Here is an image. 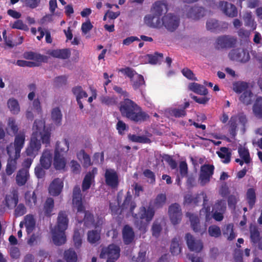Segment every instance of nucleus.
I'll return each instance as SVG.
<instances>
[{"label": "nucleus", "mask_w": 262, "mask_h": 262, "mask_svg": "<svg viewBox=\"0 0 262 262\" xmlns=\"http://www.w3.org/2000/svg\"><path fill=\"white\" fill-rule=\"evenodd\" d=\"M66 160L63 154L55 153L54 166L56 170H64L66 165Z\"/></svg>", "instance_id": "30"}, {"label": "nucleus", "mask_w": 262, "mask_h": 262, "mask_svg": "<svg viewBox=\"0 0 262 262\" xmlns=\"http://www.w3.org/2000/svg\"><path fill=\"white\" fill-rule=\"evenodd\" d=\"M155 214V210L154 207L149 204L147 207L141 206L139 208L138 213L137 214H133V216L136 220L140 219L141 220H145V222L142 223L141 222L140 225H137L140 230H145L148 224L151 221Z\"/></svg>", "instance_id": "5"}, {"label": "nucleus", "mask_w": 262, "mask_h": 262, "mask_svg": "<svg viewBox=\"0 0 262 262\" xmlns=\"http://www.w3.org/2000/svg\"><path fill=\"white\" fill-rule=\"evenodd\" d=\"M97 173V168L93 167L85 175L82 182V190L84 192L89 189L93 182L95 181V175Z\"/></svg>", "instance_id": "18"}, {"label": "nucleus", "mask_w": 262, "mask_h": 262, "mask_svg": "<svg viewBox=\"0 0 262 262\" xmlns=\"http://www.w3.org/2000/svg\"><path fill=\"white\" fill-rule=\"evenodd\" d=\"M217 154L221 159H223V163L227 164L230 162L231 152L228 148L221 147L220 151L217 152Z\"/></svg>", "instance_id": "38"}, {"label": "nucleus", "mask_w": 262, "mask_h": 262, "mask_svg": "<svg viewBox=\"0 0 262 262\" xmlns=\"http://www.w3.org/2000/svg\"><path fill=\"white\" fill-rule=\"evenodd\" d=\"M190 221L191 223V226L193 230L195 232H198L200 231V220L198 217L193 214H191L189 216Z\"/></svg>", "instance_id": "54"}, {"label": "nucleus", "mask_w": 262, "mask_h": 262, "mask_svg": "<svg viewBox=\"0 0 262 262\" xmlns=\"http://www.w3.org/2000/svg\"><path fill=\"white\" fill-rule=\"evenodd\" d=\"M72 205L74 209H76L78 212H82L85 207L82 202V194L81 189L78 185L74 187L72 193Z\"/></svg>", "instance_id": "10"}, {"label": "nucleus", "mask_w": 262, "mask_h": 262, "mask_svg": "<svg viewBox=\"0 0 262 262\" xmlns=\"http://www.w3.org/2000/svg\"><path fill=\"white\" fill-rule=\"evenodd\" d=\"M252 92L250 90H247L243 93L240 96L239 100L242 103L247 105L252 103Z\"/></svg>", "instance_id": "51"}, {"label": "nucleus", "mask_w": 262, "mask_h": 262, "mask_svg": "<svg viewBox=\"0 0 262 262\" xmlns=\"http://www.w3.org/2000/svg\"><path fill=\"white\" fill-rule=\"evenodd\" d=\"M168 213L170 221L174 225L179 224L182 220V213L180 205L178 203L172 204L168 208Z\"/></svg>", "instance_id": "12"}, {"label": "nucleus", "mask_w": 262, "mask_h": 262, "mask_svg": "<svg viewBox=\"0 0 262 262\" xmlns=\"http://www.w3.org/2000/svg\"><path fill=\"white\" fill-rule=\"evenodd\" d=\"M236 39L229 35H223L219 37L216 43L221 48H231L236 43Z\"/></svg>", "instance_id": "20"}, {"label": "nucleus", "mask_w": 262, "mask_h": 262, "mask_svg": "<svg viewBox=\"0 0 262 262\" xmlns=\"http://www.w3.org/2000/svg\"><path fill=\"white\" fill-rule=\"evenodd\" d=\"M123 193L121 191L118 193L117 199L118 205H116L112 203H110V209L111 211L112 215H119L124 212L123 210L121 209V195Z\"/></svg>", "instance_id": "29"}, {"label": "nucleus", "mask_w": 262, "mask_h": 262, "mask_svg": "<svg viewBox=\"0 0 262 262\" xmlns=\"http://www.w3.org/2000/svg\"><path fill=\"white\" fill-rule=\"evenodd\" d=\"M119 71L130 78L132 86L135 90H140L143 86H145V81L143 76L137 73L133 69L126 67L119 69Z\"/></svg>", "instance_id": "7"}, {"label": "nucleus", "mask_w": 262, "mask_h": 262, "mask_svg": "<svg viewBox=\"0 0 262 262\" xmlns=\"http://www.w3.org/2000/svg\"><path fill=\"white\" fill-rule=\"evenodd\" d=\"M25 139L26 136L24 132L20 131L18 134L15 135L13 146L10 144L7 147V152L9 156L19 158L20 151L25 144Z\"/></svg>", "instance_id": "6"}, {"label": "nucleus", "mask_w": 262, "mask_h": 262, "mask_svg": "<svg viewBox=\"0 0 262 262\" xmlns=\"http://www.w3.org/2000/svg\"><path fill=\"white\" fill-rule=\"evenodd\" d=\"M84 216L83 219L84 226L87 228L95 226L94 215L89 211H84Z\"/></svg>", "instance_id": "39"}, {"label": "nucleus", "mask_w": 262, "mask_h": 262, "mask_svg": "<svg viewBox=\"0 0 262 262\" xmlns=\"http://www.w3.org/2000/svg\"><path fill=\"white\" fill-rule=\"evenodd\" d=\"M219 7L226 15L229 17L233 18L237 15V8L233 4L225 1H220Z\"/></svg>", "instance_id": "15"}, {"label": "nucleus", "mask_w": 262, "mask_h": 262, "mask_svg": "<svg viewBox=\"0 0 262 262\" xmlns=\"http://www.w3.org/2000/svg\"><path fill=\"white\" fill-rule=\"evenodd\" d=\"M208 233L211 236L219 237L221 235V231L216 225H211L208 228Z\"/></svg>", "instance_id": "63"}, {"label": "nucleus", "mask_w": 262, "mask_h": 262, "mask_svg": "<svg viewBox=\"0 0 262 262\" xmlns=\"http://www.w3.org/2000/svg\"><path fill=\"white\" fill-rule=\"evenodd\" d=\"M63 257L66 262H77L78 260L77 254L73 248L66 250Z\"/></svg>", "instance_id": "37"}, {"label": "nucleus", "mask_w": 262, "mask_h": 262, "mask_svg": "<svg viewBox=\"0 0 262 262\" xmlns=\"http://www.w3.org/2000/svg\"><path fill=\"white\" fill-rule=\"evenodd\" d=\"M30 177L29 169L27 168H21L17 172L16 176V182L18 186H22L25 185Z\"/></svg>", "instance_id": "23"}, {"label": "nucleus", "mask_w": 262, "mask_h": 262, "mask_svg": "<svg viewBox=\"0 0 262 262\" xmlns=\"http://www.w3.org/2000/svg\"><path fill=\"white\" fill-rule=\"evenodd\" d=\"M205 10L202 7L194 6L189 9L187 16L193 19H198L204 15Z\"/></svg>", "instance_id": "25"}, {"label": "nucleus", "mask_w": 262, "mask_h": 262, "mask_svg": "<svg viewBox=\"0 0 262 262\" xmlns=\"http://www.w3.org/2000/svg\"><path fill=\"white\" fill-rule=\"evenodd\" d=\"M25 226L27 233L30 234L35 226V221L32 215H27L25 217Z\"/></svg>", "instance_id": "43"}, {"label": "nucleus", "mask_w": 262, "mask_h": 262, "mask_svg": "<svg viewBox=\"0 0 262 262\" xmlns=\"http://www.w3.org/2000/svg\"><path fill=\"white\" fill-rule=\"evenodd\" d=\"M237 117L232 116L229 121V133L232 138H235L237 135Z\"/></svg>", "instance_id": "42"}, {"label": "nucleus", "mask_w": 262, "mask_h": 262, "mask_svg": "<svg viewBox=\"0 0 262 262\" xmlns=\"http://www.w3.org/2000/svg\"><path fill=\"white\" fill-rule=\"evenodd\" d=\"M244 21L245 25L251 28L252 30H254L256 28V24L251 13H247L244 16Z\"/></svg>", "instance_id": "52"}, {"label": "nucleus", "mask_w": 262, "mask_h": 262, "mask_svg": "<svg viewBox=\"0 0 262 262\" xmlns=\"http://www.w3.org/2000/svg\"><path fill=\"white\" fill-rule=\"evenodd\" d=\"M9 158L7 161V164L6 167V173L8 176H11L17 169V160L18 158H16L15 157Z\"/></svg>", "instance_id": "32"}, {"label": "nucleus", "mask_w": 262, "mask_h": 262, "mask_svg": "<svg viewBox=\"0 0 262 262\" xmlns=\"http://www.w3.org/2000/svg\"><path fill=\"white\" fill-rule=\"evenodd\" d=\"M167 5L164 1H157L155 2L151 8L152 15H148V16L154 18V22H155L158 18H160V16L164 13L167 12Z\"/></svg>", "instance_id": "13"}, {"label": "nucleus", "mask_w": 262, "mask_h": 262, "mask_svg": "<svg viewBox=\"0 0 262 262\" xmlns=\"http://www.w3.org/2000/svg\"><path fill=\"white\" fill-rule=\"evenodd\" d=\"M238 153L239 157L243 159L246 164H249L251 161L250 153L248 148L240 146L238 148Z\"/></svg>", "instance_id": "44"}, {"label": "nucleus", "mask_w": 262, "mask_h": 262, "mask_svg": "<svg viewBox=\"0 0 262 262\" xmlns=\"http://www.w3.org/2000/svg\"><path fill=\"white\" fill-rule=\"evenodd\" d=\"M166 196L165 194L160 193L157 195L155 201L154 206L158 208H161L165 204Z\"/></svg>", "instance_id": "56"}, {"label": "nucleus", "mask_w": 262, "mask_h": 262, "mask_svg": "<svg viewBox=\"0 0 262 262\" xmlns=\"http://www.w3.org/2000/svg\"><path fill=\"white\" fill-rule=\"evenodd\" d=\"M62 117V115L59 107L53 108L51 112V119L55 124L58 126L61 124Z\"/></svg>", "instance_id": "40"}, {"label": "nucleus", "mask_w": 262, "mask_h": 262, "mask_svg": "<svg viewBox=\"0 0 262 262\" xmlns=\"http://www.w3.org/2000/svg\"><path fill=\"white\" fill-rule=\"evenodd\" d=\"M69 219L66 211H60L58 213L57 225L53 232V241L56 245L60 246L66 242L65 230L68 228Z\"/></svg>", "instance_id": "4"}, {"label": "nucleus", "mask_w": 262, "mask_h": 262, "mask_svg": "<svg viewBox=\"0 0 262 262\" xmlns=\"http://www.w3.org/2000/svg\"><path fill=\"white\" fill-rule=\"evenodd\" d=\"M54 208V199L50 197L47 198L43 206V211L44 215L47 217H51L52 215V212Z\"/></svg>", "instance_id": "31"}, {"label": "nucleus", "mask_w": 262, "mask_h": 262, "mask_svg": "<svg viewBox=\"0 0 262 262\" xmlns=\"http://www.w3.org/2000/svg\"><path fill=\"white\" fill-rule=\"evenodd\" d=\"M229 57L232 60L241 62H245L249 59V53L241 48L232 50L229 53Z\"/></svg>", "instance_id": "14"}, {"label": "nucleus", "mask_w": 262, "mask_h": 262, "mask_svg": "<svg viewBox=\"0 0 262 262\" xmlns=\"http://www.w3.org/2000/svg\"><path fill=\"white\" fill-rule=\"evenodd\" d=\"M227 24L225 22L219 23L214 19H210L206 23L207 30L211 31H221L223 28H227Z\"/></svg>", "instance_id": "22"}, {"label": "nucleus", "mask_w": 262, "mask_h": 262, "mask_svg": "<svg viewBox=\"0 0 262 262\" xmlns=\"http://www.w3.org/2000/svg\"><path fill=\"white\" fill-rule=\"evenodd\" d=\"M11 28L27 31L29 30L28 26L25 24L22 20L17 19L11 26Z\"/></svg>", "instance_id": "62"}, {"label": "nucleus", "mask_w": 262, "mask_h": 262, "mask_svg": "<svg viewBox=\"0 0 262 262\" xmlns=\"http://www.w3.org/2000/svg\"><path fill=\"white\" fill-rule=\"evenodd\" d=\"M223 235L229 241H232L235 238L236 235L233 231L232 224H228L223 229Z\"/></svg>", "instance_id": "49"}, {"label": "nucleus", "mask_w": 262, "mask_h": 262, "mask_svg": "<svg viewBox=\"0 0 262 262\" xmlns=\"http://www.w3.org/2000/svg\"><path fill=\"white\" fill-rule=\"evenodd\" d=\"M250 233L251 242L253 245H256L261 237L258 227L256 226H251L250 227Z\"/></svg>", "instance_id": "41"}, {"label": "nucleus", "mask_w": 262, "mask_h": 262, "mask_svg": "<svg viewBox=\"0 0 262 262\" xmlns=\"http://www.w3.org/2000/svg\"><path fill=\"white\" fill-rule=\"evenodd\" d=\"M100 238V232L97 230L89 231L88 233V240L91 244H95Z\"/></svg>", "instance_id": "53"}, {"label": "nucleus", "mask_w": 262, "mask_h": 262, "mask_svg": "<svg viewBox=\"0 0 262 262\" xmlns=\"http://www.w3.org/2000/svg\"><path fill=\"white\" fill-rule=\"evenodd\" d=\"M7 105L10 112L13 114H17L20 111L19 105L18 101L13 98H10L7 102Z\"/></svg>", "instance_id": "48"}, {"label": "nucleus", "mask_w": 262, "mask_h": 262, "mask_svg": "<svg viewBox=\"0 0 262 262\" xmlns=\"http://www.w3.org/2000/svg\"><path fill=\"white\" fill-rule=\"evenodd\" d=\"M246 200L250 209L253 208L256 203V196L255 189L250 188L247 189L246 194Z\"/></svg>", "instance_id": "36"}, {"label": "nucleus", "mask_w": 262, "mask_h": 262, "mask_svg": "<svg viewBox=\"0 0 262 262\" xmlns=\"http://www.w3.org/2000/svg\"><path fill=\"white\" fill-rule=\"evenodd\" d=\"M77 157L79 160H83L84 167H88L92 165L90 156L85 152L84 149H81L77 152Z\"/></svg>", "instance_id": "46"}, {"label": "nucleus", "mask_w": 262, "mask_h": 262, "mask_svg": "<svg viewBox=\"0 0 262 262\" xmlns=\"http://www.w3.org/2000/svg\"><path fill=\"white\" fill-rule=\"evenodd\" d=\"M69 149V143L67 139H64L61 141H58L56 144L55 153L63 154L66 153Z\"/></svg>", "instance_id": "33"}, {"label": "nucleus", "mask_w": 262, "mask_h": 262, "mask_svg": "<svg viewBox=\"0 0 262 262\" xmlns=\"http://www.w3.org/2000/svg\"><path fill=\"white\" fill-rule=\"evenodd\" d=\"M237 117V121H238L239 125H241V128L243 132H245L246 125L247 123L248 120L246 115L243 113H239Z\"/></svg>", "instance_id": "64"}, {"label": "nucleus", "mask_w": 262, "mask_h": 262, "mask_svg": "<svg viewBox=\"0 0 262 262\" xmlns=\"http://www.w3.org/2000/svg\"><path fill=\"white\" fill-rule=\"evenodd\" d=\"M24 198L26 204L30 208L36 205L37 198L35 191H27L25 193Z\"/></svg>", "instance_id": "27"}, {"label": "nucleus", "mask_w": 262, "mask_h": 262, "mask_svg": "<svg viewBox=\"0 0 262 262\" xmlns=\"http://www.w3.org/2000/svg\"><path fill=\"white\" fill-rule=\"evenodd\" d=\"M33 132L31 137L29 144L26 149L28 156L34 158L38 155L41 148V141L47 146L50 143L51 130L46 128L45 122L42 120H35L33 126Z\"/></svg>", "instance_id": "1"}, {"label": "nucleus", "mask_w": 262, "mask_h": 262, "mask_svg": "<svg viewBox=\"0 0 262 262\" xmlns=\"http://www.w3.org/2000/svg\"><path fill=\"white\" fill-rule=\"evenodd\" d=\"M120 248L114 244L109 245L107 247L102 249L100 254L101 258H104L107 256V258L117 260L120 257Z\"/></svg>", "instance_id": "11"}, {"label": "nucleus", "mask_w": 262, "mask_h": 262, "mask_svg": "<svg viewBox=\"0 0 262 262\" xmlns=\"http://www.w3.org/2000/svg\"><path fill=\"white\" fill-rule=\"evenodd\" d=\"M105 183L112 189L117 188L119 185V175L113 168H107L104 174Z\"/></svg>", "instance_id": "9"}, {"label": "nucleus", "mask_w": 262, "mask_h": 262, "mask_svg": "<svg viewBox=\"0 0 262 262\" xmlns=\"http://www.w3.org/2000/svg\"><path fill=\"white\" fill-rule=\"evenodd\" d=\"M180 240V237L178 236L174 237L171 241L170 250L173 255H178L181 252L182 249L179 244Z\"/></svg>", "instance_id": "35"}, {"label": "nucleus", "mask_w": 262, "mask_h": 262, "mask_svg": "<svg viewBox=\"0 0 262 262\" xmlns=\"http://www.w3.org/2000/svg\"><path fill=\"white\" fill-rule=\"evenodd\" d=\"M63 187V182L60 178L54 179L50 184L48 188L49 193L53 196H58Z\"/></svg>", "instance_id": "19"}, {"label": "nucleus", "mask_w": 262, "mask_h": 262, "mask_svg": "<svg viewBox=\"0 0 262 262\" xmlns=\"http://www.w3.org/2000/svg\"><path fill=\"white\" fill-rule=\"evenodd\" d=\"M122 238L124 244L129 245L134 240L135 238V232L132 227L128 225H125L124 226L122 231Z\"/></svg>", "instance_id": "21"}, {"label": "nucleus", "mask_w": 262, "mask_h": 262, "mask_svg": "<svg viewBox=\"0 0 262 262\" xmlns=\"http://www.w3.org/2000/svg\"><path fill=\"white\" fill-rule=\"evenodd\" d=\"M147 56L149 63L155 64L158 63L162 59L163 54L156 52L154 55L148 54Z\"/></svg>", "instance_id": "60"}, {"label": "nucleus", "mask_w": 262, "mask_h": 262, "mask_svg": "<svg viewBox=\"0 0 262 262\" xmlns=\"http://www.w3.org/2000/svg\"><path fill=\"white\" fill-rule=\"evenodd\" d=\"M119 108L122 117L136 123L145 122L150 117L140 106L128 98L120 102Z\"/></svg>", "instance_id": "2"}, {"label": "nucleus", "mask_w": 262, "mask_h": 262, "mask_svg": "<svg viewBox=\"0 0 262 262\" xmlns=\"http://www.w3.org/2000/svg\"><path fill=\"white\" fill-rule=\"evenodd\" d=\"M190 90L201 95L205 96L208 94V90L203 85L193 82L189 84Z\"/></svg>", "instance_id": "34"}, {"label": "nucleus", "mask_w": 262, "mask_h": 262, "mask_svg": "<svg viewBox=\"0 0 262 262\" xmlns=\"http://www.w3.org/2000/svg\"><path fill=\"white\" fill-rule=\"evenodd\" d=\"M8 127L12 132L13 134L16 135L18 134V126L16 122V120L13 118H9L8 120Z\"/></svg>", "instance_id": "58"}, {"label": "nucleus", "mask_w": 262, "mask_h": 262, "mask_svg": "<svg viewBox=\"0 0 262 262\" xmlns=\"http://www.w3.org/2000/svg\"><path fill=\"white\" fill-rule=\"evenodd\" d=\"M145 23L150 27L160 28L164 26L168 31L173 32L179 27L180 19L176 15L168 13L164 15L161 20L157 18L154 22V18L150 16H145Z\"/></svg>", "instance_id": "3"}, {"label": "nucleus", "mask_w": 262, "mask_h": 262, "mask_svg": "<svg viewBox=\"0 0 262 262\" xmlns=\"http://www.w3.org/2000/svg\"><path fill=\"white\" fill-rule=\"evenodd\" d=\"M121 207L123 211L133 214L134 210L136 207V203L133 200L132 195L129 191L127 192L122 203L121 204Z\"/></svg>", "instance_id": "17"}, {"label": "nucleus", "mask_w": 262, "mask_h": 262, "mask_svg": "<svg viewBox=\"0 0 262 262\" xmlns=\"http://www.w3.org/2000/svg\"><path fill=\"white\" fill-rule=\"evenodd\" d=\"M248 84L244 81H237L233 83V90L237 94H241L247 91Z\"/></svg>", "instance_id": "47"}, {"label": "nucleus", "mask_w": 262, "mask_h": 262, "mask_svg": "<svg viewBox=\"0 0 262 262\" xmlns=\"http://www.w3.org/2000/svg\"><path fill=\"white\" fill-rule=\"evenodd\" d=\"M200 202V194H197L195 195H192L190 194H187L184 196V204H193L198 205V203Z\"/></svg>", "instance_id": "50"}, {"label": "nucleus", "mask_w": 262, "mask_h": 262, "mask_svg": "<svg viewBox=\"0 0 262 262\" xmlns=\"http://www.w3.org/2000/svg\"><path fill=\"white\" fill-rule=\"evenodd\" d=\"M253 111L255 116L260 119H262V98L258 97L253 106Z\"/></svg>", "instance_id": "45"}, {"label": "nucleus", "mask_w": 262, "mask_h": 262, "mask_svg": "<svg viewBox=\"0 0 262 262\" xmlns=\"http://www.w3.org/2000/svg\"><path fill=\"white\" fill-rule=\"evenodd\" d=\"M48 53L52 57L67 59L71 56V51L69 49H56L48 51Z\"/></svg>", "instance_id": "24"}, {"label": "nucleus", "mask_w": 262, "mask_h": 262, "mask_svg": "<svg viewBox=\"0 0 262 262\" xmlns=\"http://www.w3.org/2000/svg\"><path fill=\"white\" fill-rule=\"evenodd\" d=\"M214 170V166L213 165L205 164L201 166L199 182L201 186H204L209 183Z\"/></svg>", "instance_id": "8"}, {"label": "nucleus", "mask_w": 262, "mask_h": 262, "mask_svg": "<svg viewBox=\"0 0 262 262\" xmlns=\"http://www.w3.org/2000/svg\"><path fill=\"white\" fill-rule=\"evenodd\" d=\"M5 201L6 205L10 208L11 206H16L18 203V193L17 190H13L11 194H7Z\"/></svg>", "instance_id": "28"}, {"label": "nucleus", "mask_w": 262, "mask_h": 262, "mask_svg": "<svg viewBox=\"0 0 262 262\" xmlns=\"http://www.w3.org/2000/svg\"><path fill=\"white\" fill-rule=\"evenodd\" d=\"M226 209V203L225 201L218 200L214 205L212 208V211L224 212Z\"/></svg>", "instance_id": "57"}, {"label": "nucleus", "mask_w": 262, "mask_h": 262, "mask_svg": "<svg viewBox=\"0 0 262 262\" xmlns=\"http://www.w3.org/2000/svg\"><path fill=\"white\" fill-rule=\"evenodd\" d=\"M72 91L73 94L76 96L77 99H82V98H86L88 95L86 92L83 90L81 86H76L72 88Z\"/></svg>", "instance_id": "55"}, {"label": "nucleus", "mask_w": 262, "mask_h": 262, "mask_svg": "<svg viewBox=\"0 0 262 262\" xmlns=\"http://www.w3.org/2000/svg\"><path fill=\"white\" fill-rule=\"evenodd\" d=\"M15 207L14 214L16 217L23 216L27 212L26 207L23 203H20Z\"/></svg>", "instance_id": "61"}, {"label": "nucleus", "mask_w": 262, "mask_h": 262, "mask_svg": "<svg viewBox=\"0 0 262 262\" xmlns=\"http://www.w3.org/2000/svg\"><path fill=\"white\" fill-rule=\"evenodd\" d=\"M170 114L176 118H183L186 116L187 113L182 107L174 108L171 110Z\"/></svg>", "instance_id": "59"}, {"label": "nucleus", "mask_w": 262, "mask_h": 262, "mask_svg": "<svg viewBox=\"0 0 262 262\" xmlns=\"http://www.w3.org/2000/svg\"><path fill=\"white\" fill-rule=\"evenodd\" d=\"M52 155L50 151L45 150L40 159V163L42 168L46 169H49L52 163Z\"/></svg>", "instance_id": "26"}, {"label": "nucleus", "mask_w": 262, "mask_h": 262, "mask_svg": "<svg viewBox=\"0 0 262 262\" xmlns=\"http://www.w3.org/2000/svg\"><path fill=\"white\" fill-rule=\"evenodd\" d=\"M185 239L187 246L190 251L199 253L202 250L203 243L200 240H196L191 234L187 233Z\"/></svg>", "instance_id": "16"}]
</instances>
